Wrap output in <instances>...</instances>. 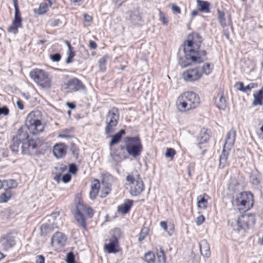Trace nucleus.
<instances>
[{"mask_svg": "<svg viewBox=\"0 0 263 263\" xmlns=\"http://www.w3.org/2000/svg\"><path fill=\"white\" fill-rule=\"evenodd\" d=\"M26 128L33 135L37 134L44 130V126L34 111L28 115L25 121V127L19 128L16 136L13 137L22 142L21 148L22 154L24 155L40 154L44 147L45 143L43 140L40 138L28 139L29 135L27 133Z\"/></svg>", "mask_w": 263, "mask_h": 263, "instance_id": "obj_1", "label": "nucleus"}, {"mask_svg": "<svg viewBox=\"0 0 263 263\" xmlns=\"http://www.w3.org/2000/svg\"><path fill=\"white\" fill-rule=\"evenodd\" d=\"M200 104L198 95L193 91H187L180 95L176 101L178 108L181 111L196 108Z\"/></svg>", "mask_w": 263, "mask_h": 263, "instance_id": "obj_2", "label": "nucleus"}, {"mask_svg": "<svg viewBox=\"0 0 263 263\" xmlns=\"http://www.w3.org/2000/svg\"><path fill=\"white\" fill-rule=\"evenodd\" d=\"M125 146H120V150H126L129 156L133 158L139 157L143 151L141 140L139 136L126 137L124 139Z\"/></svg>", "mask_w": 263, "mask_h": 263, "instance_id": "obj_3", "label": "nucleus"}, {"mask_svg": "<svg viewBox=\"0 0 263 263\" xmlns=\"http://www.w3.org/2000/svg\"><path fill=\"white\" fill-rule=\"evenodd\" d=\"M213 66L205 63L202 67L189 69L182 73L183 80L187 82H195L199 80L203 74L209 75L212 70Z\"/></svg>", "mask_w": 263, "mask_h": 263, "instance_id": "obj_4", "label": "nucleus"}, {"mask_svg": "<svg viewBox=\"0 0 263 263\" xmlns=\"http://www.w3.org/2000/svg\"><path fill=\"white\" fill-rule=\"evenodd\" d=\"M253 195L250 192H240L235 197L232 198V202L233 205L250 209L253 205Z\"/></svg>", "mask_w": 263, "mask_h": 263, "instance_id": "obj_5", "label": "nucleus"}, {"mask_svg": "<svg viewBox=\"0 0 263 263\" xmlns=\"http://www.w3.org/2000/svg\"><path fill=\"white\" fill-rule=\"evenodd\" d=\"M30 76L33 81L43 88L51 86V79L45 71L41 69H34L30 72Z\"/></svg>", "mask_w": 263, "mask_h": 263, "instance_id": "obj_6", "label": "nucleus"}, {"mask_svg": "<svg viewBox=\"0 0 263 263\" xmlns=\"http://www.w3.org/2000/svg\"><path fill=\"white\" fill-rule=\"evenodd\" d=\"M119 118V112L117 108L113 107L108 111L105 120L106 126L105 128V133L106 135H109L114 132V128L118 123Z\"/></svg>", "mask_w": 263, "mask_h": 263, "instance_id": "obj_7", "label": "nucleus"}, {"mask_svg": "<svg viewBox=\"0 0 263 263\" xmlns=\"http://www.w3.org/2000/svg\"><path fill=\"white\" fill-rule=\"evenodd\" d=\"M202 42V38L199 33L193 32L189 34L187 40L184 43V51L194 53V51L199 49Z\"/></svg>", "mask_w": 263, "mask_h": 263, "instance_id": "obj_8", "label": "nucleus"}, {"mask_svg": "<svg viewBox=\"0 0 263 263\" xmlns=\"http://www.w3.org/2000/svg\"><path fill=\"white\" fill-rule=\"evenodd\" d=\"M126 180L131 184L129 192L132 196H138L143 191L144 187L141 179L138 178L135 180L133 175H128L126 177Z\"/></svg>", "mask_w": 263, "mask_h": 263, "instance_id": "obj_9", "label": "nucleus"}, {"mask_svg": "<svg viewBox=\"0 0 263 263\" xmlns=\"http://www.w3.org/2000/svg\"><path fill=\"white\" fill-rule=\"evenodd\" d=\"M87 206L83 203L79 202L76 206V213L75 214V218L80 226L84 230L87 229L85 218L84 217L85 212Z\"/></svg>", "mask_w": 263, "mask_h": 263, "instance_id": "obj_10", "label": "nucleus"}, {"mask_svg": "<svg viewBox=\"0 0 263 263\" xmlns=\"http://www.w3.org/2000/svg\"><path fill=\"white\" fill-rule=\"evenodd\" d=\"M15 244V237L11 234L4 235L0 238V249L2 251H8L13 248Z\"/></svg>", "mask_w": 263, "mask_h": 263, "instance_id": "obj_11", "label": "nucleus"}, {"mask_svg": "<svg viewBox=\"0 0 263 263\" xmlns=\"http://www.w3.org/2000/svg\"><path fill=\"white\" fill-rule=\"evenodd\" d=\"M56 172L54 173L55 176L54 179L58 182H59L61 180L64 183H67L71 180V175L67 173L63 176L61 178V174L67 170L66 165L63 164L59 165L54 167Z\"/></svg>", "mask_w": 263, "mask_h": 263, "instance_id": "obj_12", "label": "nucleus"}, {"mask_svg": "<svg viewBox=\"0 0 263 263\" xmlns=\"http://www.w3.org/2000/svg\"><path fill=\"white\" fill-rule=\"evenodd\" d=\"M66 240L67 237L64 233L61 232H57L52 236L51 243L52 246L61 248L65 246Z\"/></svg>", "mask_w": 263, "mask_h": 263, "instance_id": "obj_13", "label": "nucleus"}, {"mask_svg": "<svg viewBox=\"0 0 263 263\" xmlns=\"http://www.w3.org/2000/svg\"><path fill=\"white\" fill-rule=\"evenodd\" d=\"M206 54L205 50L199 51L198 49L194 51V53H189L186 55V57L188 59H191L193 62L201 63L207 59Z\"/></svg>", "mask_w": 263, "mask_h": 263, "instance_id": "obj_14", "label": "nucleus"}, {"mask_svg": "<svg viewBox=\"0 0 263 263\" xmlns=\"http://www.w3.org/2000/svg\"><path fill=\"white\" fill-rule=\"evenodd\" d=\"M67 87L71 91H77L85 88V86L82 81L76 78L68 81Z\"/></svg>", "mask_w": 263, "mask_h": 263, "instance_id": "obj_15", "label": "nucleus"}, {"mask_svg": "<svg viewBox=\"0 0 263 263\" xmlns=\"http://www.w3.org/2000/svg\"><path fill=\"white\" fill-rule=\"evenodd\" d=\"M236 138V131L232 128L227 133L225 139V142L223 147L227 148L228 150H231L233 146Z\"/></svg>", "mask_w": 263, "mask_h": 263, "instance_id": "obj_16", "label": "nucleus"}, {"mask_svg": "<svg viewBox=\"0 0 263 263\" xmlns=\"http://www.w3.org/2000/svg\"><path fill=\"white\" fill-rule=\"evenodd\" d=\"M67 149V146L64 143H58L53 147V154L56 158H61L65 156Z\"/></svg>", "mask_w": 263, "mask_h": 263, "instance_id": "obj_17", "label": "nucleus"}, {"mask_svg": "<svg viewBox=\"0 0 263 263\" xmlns=\"http://www.w3.org/2000/svg\"><path fill=\"white\" fill-rule=\"evenodd\" d=\"M110 156L114 162L116 163L120 162L121 161L126 159L127 157L125 155L124 151L120 150V146L118 148L114 149L110 154Z\"/></svg>", "mask_w": 263, "mask_h": 263, "instance_id": "obj_18", "label": "nucleus"}, {"mask_svg": "<svg viewBox=\"0 0 263 263\" xmlns=\"http://www.w3.org/2000/svg\"><path fill=\"white\" fill-rule=\"evenodd\" d=\"M248 218L244 215H240L237 220V228H234V230L239 231L241 229L246 230L249 228L248 223Z\"/></svg>", "mask_w": 263, "mask_h": 263, "instance_id": "obj_19", "label": "nucleus"}, {"mask_svg": "<svg viewBox=\"0 0 263 263\" xmlns=\"http://www.w3.org/2000/svg\"><path fill=\"white\" fill-rule=\"evenodd\" d=\"M200 251L201 255L206 258H209L211 255L210 248L208 241L205 240H202L199 243Z\"/></svg>", "mask_w": 263, "mask_h": 263, "instance_id": "obj_20", "label": "nucleus"}, {"mask_svg": "<svg viewBox=\"0 0 263 263\" xmlns=\"http://www.w3.org/2000/svg\"><path fill=\"white\" fill-rule=\"evenodd\" d=\"M218 13V16L217 18L220 24V25L222 27H224L227 25H231V17L230 15H228L227 19L225 17V14L223 12H222L219 10L217 11Z\"/></svg>", "mask_w": 263, "mask_h": 263, "instance_id": "obj_21", "label": "nucleus"}, {"mask_svg": "<svg viewBox=\"0 0 263 263\" xmlns=\"http://www.w3.org/2000/svg\"><path fill=\"white\" fill-rule=\"evenodd\" d=\"M133 200L127 199L125 200L123 204L118 206V211L122 214H126L130 210L132 206L133 205Z\"/></svg>", "mask_w": 263, "mask_h": 263, "instance_id": "obj_22", "label": "nucleus"}, {"mask_svg": "<svg viewBox=\"0 0 263 263\" xmlns=\"http://www.w3.org/2000/svg\"><path fill=\"white\" fill-rule=\"evenodd\" d=\"M117 242L118 241L117 238L113 237L112 239L110 240V242L108 243H106L105 245V249L109 253H115L118 252L116 249Z\"/></svg>", "mask_w": 263, "mask_h": 263, "instance_id": "obj_23", "label": "nucleus"}, {"mask_svg": "<svg viewBox=\"0 0 263 263\" xmlns=\"http://www.w3.org/2000/svg\"><path fill=\"white\" fill-rule=\"evenodd\" d=\"M230 151V150H228L227 148L223 147V149L221 154L219 157V167L220 168H223L226 166L227 163V159L228 156L229 155Z\"/></svg>", "mask_w": 263, "mask_h": 263, "instance_id": "obj_24", "label": "nucleus"}, {"mask_svg": "<svg viewBox=\"0 0 263 263\" xmlns=\"http://www.w3.org/2000/svg\"><path fill=\"white\" fill-rule=\"evenodd\" d=\"M215 102L216 107L219 109L224 110L227 107L226 99L221 95H217Z\"/></svg>", "mask_w": 263, "mask_h": 263, "instance_id": "obj_25", "label": "nucleus"}, {"mask_svg": "<svg viewBox=\"0 0 263 263\" xmlns=\"http://www.w3.org/2000/svg\"><path fill=\"white\" fill-rule=\"evenodd\" d=\"M209 138L210 136L208 133V130L202 129L197 136V140L199 144H202L206 142Z\"/></svg>", "mask_w": 263, "mask_h": 263, "instance_id": "obj_26", "label": "nucleus"}, {"mask_svg": "<svg viewBox=\"0 0 263 263\" xmlns=\"http://www.w3.org/2000/svg\"><path fill=\"white\" fill-rule=\"evenodd\" d=\"M99 187V181H98V180L96 179L95 180V182L93 183L91 185V191L89 193V196L91 199H94L96 198V197L98 195Z\"/></svg>", "mask_w": 263, "mask_h": 263, "instance_id": "obj_27", "label": "nucleus"}, {"mask_svg": "<svg viewBox=\"0 0 263 263\" xmlns=\"http://www.w3.org/2000/svg\"><path fill=\"white\" fill-rule=\"evenodd\" d=\"M125 134L124 129H121L118 133L114 135L111 138V140L109 143V146H112L113 145L118 143L121 139L122 136Z\"/></svg>", "mask_w": 263, "mask_h": 263, "instance_id": "obj_28", "label": "nucleus"}, {"mask_svg": "<svg viewBox=\"0 0 263 263\" xmlns=\"http://www.w3.org/2000/svg\"><path fill=\"white\" fill-rule=\"evenodd\" d=\"M205 197H208V196L205 193L203 194V196L200 195L197 197V206L199 208L203 209H206L208 201Z\"/></svg>", "mask_w": 263, "mask_h": 263, "instance_id": "obj_29", "label": "nucleus"}, {"mask_svg": "<svg viewBox=\"0 0 263 263\" xmlns=\"http://www.w3.org/2000/svg\"><path fill=\"white\" fill-rule=\"evenodd\" d=\"M253 96L254 99L252 102V105L254 106L262 105V100H263V93H261V91H258L257 92L254 93Z\"/></svg>", "mask_w": 263, "mask_h": 263, "instance_id": "obj_30", "label": "nucleus"}, {"mask_svg": "<svg viewBox=\"0 0 263 263\" xmlns=\"http://www.w3.org/2000/svg\"><path fill=\"white\" fill-rule=\"evenodd\" d=\"M198 5L199 7V10L201 12L208 13L210 12V4L208 2L201 0H197Z\"/></svg>", "mask_w": 263, "mask_h": 263, "instance_id": "obj_31", "label": "nucleus"}, {"mask_svg": "<svg viewBox=\"0 0 263 263\" xmlns=\"http://www.w3.org/2000/svg\"><path fill=\"white\" fill-rule=\"evenodd\" d=\"M21 144L22 145V142L17 140V138L15 139L13 137L10 145V149L14 154L17 153L18 152Z\"/></svg>", "mask_w": 263, "mask_h": 263, "instance_id": "obj_32", "label": "nucleus"}, {"mask_svg": "<svg viewBox=\"0 0 263 263\" xmlns=\"http://www.w3.org/2000/svg\"><path fill=\"white\" fill-rule=\"evenodd\" d=\"M4 188L6 190H9L15 188L17 185V183L14 179L5 180L3 181Z\"/></svg>", "mask_w": 263, "mask_h": 263, "instance_id": "obj_33", "label": "nucleus"}, {"mask_svg": "<svg viewBox=\"0 0 263 263\" xmlns=\"http://www.w3.org/2000/svg\"><path fill=\"white\" fill-rule=\"evenodd\" d=\"M185 53V58H180L179 61V63L182 67H185L191 65V59L187 58L186 55L189 53V51H184Z\"/></svg>", "mask_w": 263, "mask_h": 263, "instance_id": "obj_34", "label": "nucleus"}, {"mask_svg": "<svg viewBox=\"0 0 263 263\" xmlns=\"http://www.w3.org/2000/svg\"><path fill=\"white\" fill-rule=\"evenodd\" d=\"M143 259L146 263H155V256L154 253L151 251L146 253Z\"/></svg>", "mask_w": 263, "mask_h": 263, "instance_id": "obj_35", "label": "nucleus"}, {"mask_svg": "<svg viewBox=\"0 0 263 263\" xmlns=\"http://www.w3.org/2000/svg\"><path fill=\"white\" fill-rule=\"evenodd\" d=\"M22 27V23L14 22L13 21L12 25L8 28V31L10 32L13 33L14 34L17 33L18 32V28Z\"/></svg>", "mask_w": 263, "mask_h": 263, "instance_id": "obj_36", "label": "nucleus"}, {"mask_svg": "<svg viewBox=\"0 0 263 263\" xmlns=\"http://www.w3.org/2000/svg\"><path fill=\"white\" fill-rule=\"evenodd\" d=\"M12 193L9 190H6V191L0 196V203L7 202L11 197Z\"/></svg>", "mask_w": 263, "mask_h": 263, "instance_id": "obj_37", "label": "nucleus"}, {"mask_svg": "<svg viewBox=\"0 0 263 263\" xmlns=\"http://www.w3.org/2000/svg\"><path fill=\"white\" fill-rule=\"evenodd\" d=\"M51 231L50 226L47 223H43L40 227V233L42 236L46 235Z\"/></svg>", "mask_w": 263, "mask_h": 263, "instance_id": "obj_38", "label": "nucleus"}, {"mask_svg": "<svg viewBox=\"0 0 263 263\" xmlns=\"http://www.w3.org/2000/svg\"><path fill=\"white\" fill-rule=\"evenodd\" d=\"M48 6L46 3H41L39 6V8L35 10V12L40 15L45 13L48 11Z\"/></svg>", "mask_w": 263, "mask_h": 263, "instance_id": "obj_39", "label": "nucleus"}, {"mask_svg": "<svg viewBox=\"0 0 263 263\" xmlns=\"http://www.w3.org/2000/svg\"><path fill=\"white\" fill-rule=\"evenodd\" d=\"M109 57L107 55H105L102 58H101L99 61V69L101 71H105L106 69V63L107 60L108 59Z\"/></svg>", "mask_w": 263, "mask_h": 263, "instance_id": "obj_40", "label": "nucleus"}, {"mask_svg": "<svg viewBox=\"0 0 263 263\" xmlns=\"http://www.w3.org/2000/svg\"><path fill=\"white\" fill-rule=\"evenodd\" d=\"M157 256L159 263H166V257L162 247L160 248V252L157 253Z\"/></svg>", "mask_w": 263, "mask_h": 263, "instance_id": "obj_41", "label": "nucleus"}, {"mask_svg": "<svg viewBox=\"0 0 263 263\" xmlns=\"http://www.w3.org/2000/svg\"><path fill=\"white\" fill-rule=\"evenodd\" d=\"M148 229L146 227H144L141 229L138 237V240L139 241H142L146 237V236L148 235Z\"/></svg>", "mask_w": 263, "mask_h": 263, "instance_id": "obj_42", "label": "nucleus"}, {"mask_svg": "<svg viewBox=\"0 0 263 263\" xmlns=\"http://www.w3.org/2000/svg\"><path fill=\"white\" fill-rule=\"evenodd\" d=\"M15 9V14H14V18L13 21H14V22H18V23H22V18L21 16V12L19 10L18 7L14 8Z\"/></svg>", "mask_w": 263, "mask_h": 263, "instance_id": "obj_43", "label": "nucleus"}, {"mask_svg": "<svg viewBox=\"0 0 263 263\" xmlns=\"http://www.w3.org/2000/svg\"><path fill=\"white\" fill-rule=\"evenodd\" d=\"M66 261L67 263H73L75 262V256L72 252L67 253Z\"/></svg>", "mask_w": 263, "mask_h": 263, "instance_id": "obj_44", "label": "nucleus"}, {"mask_svg": "<svg viewBox=\"0 0 263 263\" xmlns=\"http://www.w3.org/2000/svg\"><path fill=\"white\" fill-rule=\"evenodd\" d=\"M176 154L175 150L173 148H168L165 153V156L172 159Z\"/></svg>", "mask_w": 263, "mask_h": 263, "instance_id": "obj_45", "label": "nucleus"}, {"mask_svg": "<svg viewBox=\"0 0 263 263\" xmlns=\"http://www.w3.org/2000/svg\"><path fill=\"white\" fill-rule=\"evenodd\" d=\"M248 218V223L250 224H254L255 222V215L253 214H249L245 215Z\"/></svg>", "mask_w": 263, "mask_h": 263, "instance_id": "obj_46", "label": "nucleus"}, {"mask_svg": "<svg viewBox=\"0 0 263 263\" xmlns=\"http://www.w3.org/2000/svg\"><path fill=\"white\" fill-rule=\"evenodd\" d=\"M250 180L252 184L257 185L260 183V180L258 177L254 174L250 176Z\"/></svg>", "mask_w": 263, "mask_h": 263, "instance_id": "obj_47", "label": "nucleus"}, {"mask_svg": "<svg viewBox=\"0 0 263 263\" xmlns=\"http://www.w3.org/2000/svg\"><path fill=\"white\" fill-rule=\"evenodd\" d=\"M67 54L68 56L66 59V62L67 63H70L72 61V59L75 56V53L73 50H72L68 51Z\"/></svg>", "mask_w": 263, "mask_h": 263, "instance_id": "obj_48", "label": "nucleus"}, {"mask_svg": "<svg viewBox=\"0 0 263 263\" xmlns=\"http://www.w3.org/2000/svg\"><path fill=\"white\" fill-rule=\"evenodd\" d=\"M49 23L52 27L58 26L62 24V22L60 19H52L49 21Z\"/></svg>", "mask_w": 263, "mask_h": 263, "instance_id": "obj_49", "label": "nucleus"}, {"mask_svg": "<svg viewBox=\"0 0 263 263\" xmlns=\"http://www.w3.org/2000/svg\"><path fill=\"white\" fill-rule=\"evenodd\" d=\"M70 151L73 156H77L79 154V149L73 143L71 144Z\"/></svg>", "mask_w": 263, "mask_h": 263, "instance_id": "obj_50", "label": "nucleus"}, {"mask_svg": "<svg viewBox=\"0 0 263 263\" xmlns=\"http://www.w3.org/2000/svg\"><path fill=\"white\" fill-rule=\"evenodd\" d=\"M9 114V109L6 106H3L2 107H0V116L2 115L7 116Z\"/></svg>", "mask_w": 263, "mask_h": 263, "instance_id": "obj_51", "label": "nucleus"}, {"mask_svg": "<svg viewBox=\"0 0 263 263\" xmlns=\"http://www.w3.org/2000/svg\"><path fill=\"white\" fill-rule=\"evenodd\" d=\"M160 20L162 22L163 24L165 25H168V20L165 17L164 13L160 11H159Z\"/></svg>", "mask_w": 263, "mask_h": 263, "instance_id": "obj_52", "label": "nucleus"}, {"mask_svg": "<svg viewBox=\"0 0 263 263\" xmlns=\"http://www.w3.org/2000/svg\"><path fill=\"white\" fill-rule=\"evenodd\" d=\"M61 55L60 53H57L50 55V59L54 62H58L61 60Z\"/></svg>", "mask_w": 263, "mask_h": 263, "instance_id": "obj_53", "label": "nucleus"}, {"mask_svg": "<svg viewBox=\"0 0 263 263\" xmlns=\"http://www.w3.org/2000/svg\"><path fill=\"white\" fill-rule=\"evenodd\" d=\"M78 171L77 165L74 163H71L69 166V172L72 174H75Z\"/></svg>", "mask_w": 263, "mask_h": 263, "instance_id": "obj_54", "label": "nucleus"}, {"mask_svg": "<svg viewBox=\"0 0 263 263\" xmlns=\"http://www.w3.org/2000/svg\"><path fill=\"white\" fill-rule=\"evenodd\" d=\"M244 86H245L243 82H237L235 85V87L236 88V89L242 92L243 90H244Z\"/></svg>", "mask_w": 263, "mask_h": 263, "instance_id": "obj_55", "label": "nucleus"}, {"mask_svg": "<svg viewBox=\"0 0 263 263\" xmlns=\"http://www.w3.org/2000/svg\"><path fill=\"white\" fill-rule=\"evenodd\" d=\"M204 220H205V218L202 215L199 216L197 218L196 221L197 225H198V226L201 225L204 221Z\"/></svg>", "mask_w": 263, "mask_h": 263, "instance_id": "obj_56", "label": "nucleus"}, {"mask_svg": "<svg viewBox=\"0 0 263 263\" xmlns=\"http://www.w3.org/2000/svg\"><path fill=\"white\" fill-rule=\"evenodd\" d=\"M172 10L175 14H180L181 13L180 8L176 4H173L172 5Z\"/></svg>", "mask_w": 263, "mask_h": 263, "instance_id": "obj_57", "label": "nucleus"}, {"mask_svg": "<svg viewBox=\"0 0 263 263\" xmlns=\"http://www.w3.org/2000/svg\"><path fill=\"white\" fill-rule=\"evenodd\" d=\"M36 263H45V258L42 255H37L35 259Z\"/></svg>", "mask_w": 263, "mask_h": 263, "instance_id": "obj_58", "label": "nucleus"}, {"mask_svg": "<svg viewBox=\"0 0 263 263\" xmlns=\"http://www.w3.org/2000/svg\"><path fill=\"white\" fill-rule=\"evenodd\" d=\"M85 214H87L89 217H91L93 215V210L91 208L87 207Z\"/></svg>", "mask_w": 263, "mask_h": 263, "instance_id": "obj_59", "label": "nucleus"}, {"mask_svg": "<svg viewBox=\"0 0 263 263\" xmlns=\"http://www.w3.org/2000/svg\"><path fill=\"white\" fill-rule=\"evenodd\" d=\"M110 186H106L105 187V189H104V195H101V196L102 197H105L107 195H108L109 193V192L110 191Z\"/></svg>", "mask_w": 263, "mask_h": 263, "instance_id": "obj_60", "label": "nucleus"}, {"mask_svg": "<svg viewBox=\"0 0 263 263\" xmlns=\"http://www.w3.org/2000/svg\"><path fill=\"white\" fill-rule=\"evenodd\" d=\"M89 47L91 49H95L97 48V45L96 43L92 40L89 41Z\"/></svg>", "mask_w": 263, "mask_h": 263, "instance_id": "obj_61", "label": "nucleus"}, {"mask_svg": "<svg viewBox=\"0 0 263 263\" xmlns=\"http://www.w3.org/2000/svg\"><path fill=\"white\" fill-rule=\"evenodd\" d=\"M16 104H17V107L20 109V110H23L24 109V104H23V101L19 100L17 101L16 102Z\"/></svg>", "mask_w": 263, "mask_h": 263, "instance_id": "obj_62", "label": "nucleus"}, {"mask_svg": "<svg viewBox=\"0 0 263 263\" xmlns=\"http://www.w3.org/2000/svg\"><path fill=\"white\" fill-rule=\"evenodd\" d=\"M84 18L85 21L87 22H90L92 21V17L87 14H84Z\"/></svg>", "mask_w": 263, "mask_h": 263, "instance_id": "obj_63", "label": "nucleus"}, {"mask_svg": "<svg viewBox=\"0 0 263 263\" xmlns=\"http://www.w3.org/2000/svg\"><path fill=\"white\" fill-rule=\"evenodd\" d=\"M160 224L162 229H163L165 231H167V223L165 221H161Z\"/></svg>", "mask_w": 263, "mask_h": 263, "instance_id": "obj_64", "label": "nucleus"}]
</instances>
